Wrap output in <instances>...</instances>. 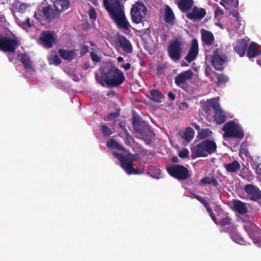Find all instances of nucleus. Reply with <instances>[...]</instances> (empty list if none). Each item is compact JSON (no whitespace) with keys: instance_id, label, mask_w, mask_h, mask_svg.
Masks as SVG:
<instances>
[{"instance_id":"obj_25","label":"nucleus","mask_w":261,"mask_h":261,"mask_svg":"<svg viewBox=\"0 0 261 261\" xmlns=\"http://www.w3.org/2000/svg\"><path fill=\"white\" fill-rule=\"evenodd\" d=\"M58 54L62 59L68 61L74 59L76 57L75 50H67L63 49H59L58 50Z\"/></svg>"},{"instance_id":"obj_46","label":"nucleus","mask_w":261,"mask_h":261,"mask_svg":"<svg viewBox=\"0 0 261 261\" xmlns=\"http://www.w3.org/2000/svg\"><path fill=\"white\" fill-rule=\"evenodd\" d=\"M223 2H221L220 4L224 6V3L226 4L227 5H233L234 7L237 8L239 5L238 0H222Z\"/></svg>"},{"instance_id":"obj_52","label":"nucleus","mask_w":261,"mask_h":261,"mask_svg":"<svg viewBox=\"0 0 261 261\" xmlns=\"http://www.w3.org/2000/svg\"><path fill=\"white\" fill-rule=\"evenodd\" d=\"M30 6L29 4L22 3L19 5L18 8V11L22 13H25Z\"/></svg>"},{"instance_id":"obj_40","label":"nucleus","mask_w":261,"mask_h":261,"mask_svg":"<svg viewBox=\"0 0 261 261\" xmlns=\"http://www.w3.org/2000/svg\"><path fill=\"white\" fill-rule=\"evenodd\" d=\"M230 238L232 239V240L236 242L238 244H240L241 245H245L246 242L243 237H242L240 233L238 232L237 230L231 234Z\"/></svg>"},{"instance_id":"obj_41","label":"nucleus","mask_w":261,"mask_h":261,"mask_svg":"<svg viewBox=\"0 0 261 261\" xmlns=\"http://www.w3.org/2000/svg\"><path fill=\"white\" fill-rule=\"evenodd\" d=\"M237 230L236 227L233 225L231 224V223L229 225H226V227H223L220 229V231L221 232H226L228 233L230 236H231V234Z\"/></svg>"},{"instance_id":"obj_58","label":"nucleus","mask_w":261,"mask_h":261,"mask_svg":"<svg viewBox=\"0 0 261 261\" xmlns=\"http://www.w3.org/2000/svg\"><path fill=\"white\" fill-rule=\"evenodd\" d=\"M189 155V151L188 150L184 148L180 151V158H186Z\"/></svg>"},{"instance_id":"obj_33","label":"nucleus","mask_w":261,"mask_h":261,"mask_svg":"<svg viewBox=\"0 0 261 261\" xmlns=\"http://www.w3.org/2000/svg\"><path fill=\"white\" fill-rule=\"evenodd\" d=\"M213 74L217 78L216 84L217 86H221L225 85L229 81V77L223 73H219L217 72H213Z\"/></svg>"},{"instance_id":"obj_55","label":"nucleus","mask_w":261,"mask_h":261,"mask_svg":"<svg viewBox=\"0 0 261 261\" xmlns=\"http://www.w3.org/2000/svg\"><path fill=\"white\" fill-rule=\"evenodd\" d=\"M90 57L92 60L94 62H99L101 60L100 57L93 51L90 53Z\"/></svg>"},{"instance_id":"obj_11","label":"nucleus","mask_w":261,"mask_h":261,"mask_svg":"<svg viewBox=\"0 0 261 261\" xmlns=\"http://www.w3.org/2000/svg\"><path fill=\"white\" fill-rule=\"evenodd\" d=\"M217 213V223L216 224L220 225L221 227H224L231 223V219L229 217L227 213L224 214L223 210L219 206H216L214 209Z\"/></svg>"},{"instance_id":"obj_8","label":"nucleus","mask_w":261,"mask_h":261,"mask_svg":"<svg viewBox=\"0 0 261 261\" xmlns=\"http://www.w3.org/2000/svg\"><path fill=\"white\" fill-rule=\"evenodd\" d=\"M227 61V56L222 53V49L217 48L213 51L212 57V65L217 70H223V65Z\"/></svg>"},{"instance_id":"obj_1","label":"nucleus","mask_w":261,"mask_h":261,"mask_svg":"<svg viewBox=\"0 0 261 261\" xmlns=\"http://www.w3.org/2000/svg\"><path fill=\"white\" fill-rule=\"evenodd\" d=\"M103 5L119 29L125 31L130 29L131 25L125 15L124 6L120 0H103Z\"/></svg>"},{"instance_id":"obj_14","label":"nucleus","mask_w":261,"mask_h":261,"mask_svg":"<svg viewBox=\"0 0 261 261\" xmlns=\"http://www.w3.org/2000/svg\"><path fill=\"white\" fill-rule=\"evenodd\" d=\"M132 124L135 130L140 135L143 134L150 128L145 121L138 116H133Z\"/></svg>"},{"instance_id":"obj_61","label":"nucleus","mask_w":261,"mask_h":261,"mask_svg":"<svg viewBox=\"0 0 261 261\" xmlns=\"http://www.w3.org/2000/svg\"><path fill=\"white\" fill-rule=\"evenodd\" d=\"M128 155L130 156V158L131 159V160H132L133 163L134 161H137L139 158L138 154H133L129 153Z\"/></svg>"},{"instance_id":"obj_36","label":"nucleus","mask_w":261,"mask_h":261,"mask_svg":"<svg viewBox=\"0 0 261 261\" xmlns=\"http://www.w3.org/2000/svg\"><path fill=\"white\" fill-rule=\"evenodd\" d=\"M195 135L194 129L190 127H188L185 131L184 136L182 138L187 142L189 143L193 139Z\"/></svg>"},{"instance_id":"obj_49","label":"nucleus","mask_w":261,"mask_h":261,"mask_svg":"<svg viewBox=\"0 0 261 261\" xmlns=\"http://www.w3.org/2000/svg\"><path fill=\"white\" fill-rule=\"evenodd\" d=\"M88 14L89 17L91 20H96L97 18V14L95 9L93 7H90V9L88 11Z\"/></svg>"},{"instance_id":"obj_42","label":"nucleus","mask_w":261,"mask_h":261,"mask_svg":"<svg viewBox=\"0 0 261 261\" xmlns=\"http://www.w3.org/2000/svg\"><path fill=\"white\" fill-rule=\"evenodd\" d=\"M190 176L188 169L182 165H180V180L187 179Z\"/></svg>"},{"instance_id":"obj_21","label":"nucleus","mask_w":261,"mask_h":261,"mask_svg":"<svg viewBox=\"0 0 261 261\" xmlns=\"http://www.w3.org/2000/svg\"><path fill=\"white\" fill-rule=\"evenodd\" d=\"M70 3L68 0H55L54 4V10L59 13V16L62 12L67 9Z\"/></svg>"},{"instance_id":"obj_6","label":"nucleus","mask_w":261,"mask_h":261,"mask_svg":"<svg viewBox=\"0 0 261 261\" xmlns=\"http://www.w3.org/2000/svg\"><path fill=\"white\" fill-rule=\"evenodd\" d=\"M20 42L17 38H11L0 34V50L9 53H14L20 45Z\"/></svg>"},{"instance_id":"obj_34","label":"nucleus","mask_w":261,"mask_h":261,"mask_svg":"<svg viewBox=\"0 0 261 261\" xmlns=\"http://www.w3.org/2000/svg\"><path fill=\"white\" fill-rule=\"evenodd\" d=\"M194 75L193 72L191 70H188L180 73V85L189 81L192 79Z\"/></svg>"},{"instance_id":"obj_7","label":"nucleus","mask_w":261,"mask_h":261,"mask_svg":"<svg viewBox=\"0 0 261 261\" xmlns=\"http://www.w3.org/2000/svg\"><path fill=\"white\" fill-rule=\"evenodd\" d=\"M147 12V8L142 3L137 2L134 4L130 11L132 21L137 24L140 23L145 17Z\"/></svg>"},{"instance_id":"obj_51","label":"nucleus","mask_w":261,"mask_h":261,"mask_svg":"<svg viewBox=\"0 0 261 261\" xmlns=\"http://www.w3.org/2000/svg\"><path fill=\"white\" fill-rule=\"evenodd\" d=\"M139 153L143 156H149L150 155H153L154 154V152H150L149 153H148V151L146 149H144L141 146H140Z\"/></svg>"},{"instance_id":"obj_64","label":"nucleus","mask_w":261,"mask_h":261,"mask_svg":"<svg viewBox=\"0 0 261 261\" xmlns=\"http://www.w3.org/2000/svg\"><path fill=\"white\" fill-rule=\"evenodd\" d=\"M256 172L258 174H261V163L257 166Z\"/></svg>"},{"instance_id":"obj_13","label":"nucleus","mask_w":261,"mask_h":261,"mask_svg":"<svg viewBox=\"0 0 261 261\" xmlns=\"http://www.w3.org/2000/svg\"><path fill=\"white\" fill-rule=\"evenodd\" d=\"M169 56L176 61L179 60V39L176 38L170 42L168 47Z\"/></svg>"},{"instance_id":"obj_63","label":"nucleus","mask_w":261,"mask_h":261,"mask_svg":"<svg viewBox=\"0 0 261 261\" xmlns=\"http://www.w3.org/2000/svg\"><path fill=\"white\" fill-rule=\"evenodd\" d=\"M122 67L126 70H128L130 68L131 65L129 63H125L122 65Z\"/></svg>"},{"instance_id":"obj_9","label":"nucleus","mask_w":261,"mask_h":261,"mask_svg":"<svg viewBox=\"0 0 261 261\" xmlns=\"http://www.w3.org/2000/svg\"><path fill=\"white\" fill-rule=\"evenodd\" d=\"M56 41L54 32L43 31L41 33L38 43L45 48H51L56 43Z\"/></svg>"},{"instance_id":"obj_62","label":"nucleus","mask_w":261,"mask_h":261,"mask_svg":"<svg viewBox=\"0 0 261 261\" xmlns=\"http://www.w3.org/2000/svg\"><path fill=\"white\" fill-rule=\"evenodd\" d=\"M188 103L186 102H183L180 103V109H187L188 108Z\"/></svg>"},{"instance_id":"obj_15","label":"nucleus","mask_w":261,"mask_h":261,"mask_svg":"<svg viewBox=\"0 0 261 261\" xmlns=\"http://www.w3.org/2000/svg\"><path fill=\"white\" fill-rule=\"evenodd\" d=\"M244 190L249 196L250 200L256 201L261 199V191L255 186L247 184L245 186Z\"/></svg>"},{"instance_id":"obj_5","label":"nucleus","mask_w":261,"mask_h":261,"mask_svg":"<svg viewBox=\"0 0 261 261\" xmlns=\"http://www.w3.org/2000/svg\"><path fill=\"white\" fill-rule=\"evenodd\" d=\"M224 138L242 139L244 137L243 128L233 121L226 123L222 127Z\"/></svg>"},{"instance_id":"obj_10","label":"nucleus","mask_w":261,"mask_h":261,"mask_svg":"<svg viewBox=\"0 0 261 261\" xmlns=\"http://www.w3.org/2000/svg\"><path fill=\"white\" fill-rule=\"evenodd\" d=\"M244 227L249 237L252 240L253 242L259 245L261 242V230L251 222L246 223Z\"/></svg>"},{"instance_id":"obj_59","label":"nucleus","mask_w":261,"mask_h":261,"mask_svg":"<svg viewBox=\"0 0 261 261\" xmlns=\"http://www.w3.org/2000/svg\"><path fill=\"white\" fill-rule=\"evenodd\" d=\"M119 116V113L117 112L115 113H111L108 116V119L109 120H111L113 119L117 118Z\"/></svg>"},{"instance_id":"obj_29","label":"nucleus","mask_w":261,"mask_h":261,"mask_svg":"<svg viewBox=\"0 0 261 261\" xmlns=\"http://www.w3.org/2000/svg\"><path fill=\"white\" fill-rule=\"evenodd\" d=\"M194 0H180V11L187 13L194 6Z\"/></svg>"},{"instance_id":"obj_26","label":"nucleus","mask_w":261,"mask_h":261,"mask_svg":"<svg viewBox=\"0 0 261 261\" xmlns=\"http://www.w3.org/2000/svg\"><path fill=\"white\" fill-rule=\"evenodd\" d=\"M202 41L207 45H211L214 41V36L212 32L205 30H201Z\"/></svg>"},{"instance_id":"obj_20","label":"nucleus","mask_w":261,"mask_h":261,"mask_svg":"<svg viewBox=\"0 0 261 261\" xmlns=\"http://www.w3.org/2000/svg\"><path fill=\"white\" fill-rule=\"evenodd\" d=\"M248 41L245 39H239L237 41L236 45L234 48V50L241 57H244L245 55L247 47Z\"/></svg>"},{"instance_id":"obj_16","label":"nucleus","mask_w":261,"mask_h":261,"mask_svg":"<svg viewBox=\"0 0 261 261\" xmlns=\"http://www.w3.org/2000/svg\"><path fill=\"white\" fill-rule=\"evenodd\" d=\"M112 154L120 161L121 167L126 172L133 166L132 160L129 156L124 155L116 152H114Z\"/></svg>"},{"instance_id":"obj_48","label":"nucleus","mask_w":261,"mask_h":261,"mask_svg":"<svg viewBox=\"0 0 261 261\" xmlns=\"http://www.w3.org/2000/svg\"><path fill=\"white\" fill-rule=\"evenodd\" d=\"M143 170H140L138 169H135L133 167V166L126 172V173L128 175L130 174H140L142 173Z\"/></svg>"},{"instance_id":"obj_53","label":"nucleus","mask_w":261,"mask_h":261,"mask_svg":"<svg viewBox=\"0 0 261 261\" xmlns=\"http://www.w3.org/2000/svg\"><path fill=\"white\" fill-rule=\"evenodd\" d=\"M132 140H133V138L131 136V135L129 134V133L126 130H125V138L124 140L125 143L127 145H130Z\"/></svg>"},{"instance_id":"obj_3","label":"nucleus","mask_w":261,"mask_h":261,"mask_svg":"<svg viewBox=\"0 0 261 261\" xmlns=\"http://www.w3.org/2000/svg\"><path fill=\"white\" fill-rule=\"evenodd\" d=\"M217 146L212 140L205 139L191 147V157L194 159L199 157H206L215 153Z\"/></svg>"},{"instance_id":"obj_32","label":"nucleus","mask_w":261,"mask_h":261,"mask_svg":"<svg viewBox=\"0 0 261 261\" xmlns=\"http://www.w3.org/2000/svg\"><path fill=\"white\" fill-rule=\"evenodd\" d=\"M224 167L227 172L234 173L240 169L241 165L237 161H233L231 163L224 165Z\"/></svg>"},{"instance_id":"obj_60","label":"nucleus","mask_w":261,"mask_h":261,"mask_svg":"<svg viewBox=\"0 0 261 261\" xmlns=\"http://www.w3.org/2000/svg\"><path fill=\"white\" fill-rule=\"evenodd\" d=\"M211 67L210 66L207 65L204 71L205 76L207 77L210 76L211 75Z\"/></svg>"},{"instance_id":"obj_45","label":"nucleus","mask_w":261,"mask_h":261,"mask_svg":"<svg viewBox=\"0 0 261 261\" xmlns=\"http://www.w3.org/2000/svg\"><path fill=\"white\" fill-rule=\"evenodd\" d=\"M62 60L57 55L51 56L49 59V64H54L55 65H59L61 64Z\"/></svg>"},{"instance_id":"obj_56","label":"nucleus","mask_w":261,"mask_h":261,"mask_svg":"<svg viewBox=\"0 0 261 261\" xmlns=\"http://www.w3.org/2000/svg\"><path fill=\"white\" fill-rule=\"evenodd\" d=\"M89 51V47L86 45H82L80 49V54L81 56H83Z\"/></svg>"},{"instance_id":"obj_38","label":"nucleus","mask_w":261,"mask_h":261,"mask_svg":"<svg viewBox=\"0 0 261 261\" xmlns=\"http://www.w3.org/2000/svg\"><path fill=\"white\" fill-rule=\"evenodd\" d=\"M151 99L155 102H160L161 99L164 98V95L162 93L156 89H154L150 91Z\"/></svg>"},{"instance_id":"obj_57","label":"nucleus","mask_w":261,"mask_h":261,"mask_svg":"<svg viewBox=\"0 0 261 261\" xmlns=\"http://www.w3.org/2000/svg\"><path fill=\"white\" fill-rule=\"evenodd\" d=\"M196 198L204 206L206 207L209 205L208 202L202 197L199 196H195Z\"/></svg>"},{"instance_id":"obj_23","label":"nucleus","mask_w":261,"mask_h":261,"mask_svg":"<svg viewBox=\"0 0 261 261\" xmlns=\"http://www.w3.org/2000/svg\"><path fill=\"white\" fill-rule=\"evenodd\" d=\"M233 209L240 214H244L247 212V207L245 203L237 199L232 201Z\"/></svg>"},{"instance_id":"obj_12","label":"nucleus","mask_w":261,"mask_h":261,"mask_svg":"<svg viewBox=\"0 0 261 261\" xmlns=\"http://www.w3.org/2000/svg\"><path fill=\"white\" fill-rule=\"evenodd\" d=\"M206 14V11L205 9L195 6L186 14V16L188 19L192 20H201L205 16Z\"/></svg>"},{"instance_id":"obj_2","label":"nucleus","mask_w":261,"mask_h":261,"mask_svg":"<svg viewBox=\"0 0 261 261\" xmlns=\"http://www.w3.org/2000/svg\"><path fill=\"white\" fill-rule=\"evenodd\" d=\"M95 78L99 83L101 84V80L104 81L108 86L116 87L121 85L125 80L123 73L118 68L112 66L107 71L101 73L100 79H99L98 74H95Z\"/></svg>"},{"instance_id":"obj_18","label":"nucleus","mask_w":261,"mask_h":261,"mask_svg":"<svg viewBox=\"0 0 261 261\" xmlns=\"http://www.w3.org/2000/svg\"><path fill=\"white\" fill-rule=\"evenodd\" d=\"M220 106L216 98L207 99L202 103L203 111L207 115H211L212 110L214 112Z\"/></svg>"},{"instance_id":"obj_35","label":"nucleus","mask_w":261,"mask_h":261,"mask_svg":"<svg viewBox=\"0 0 261 261\" xmlns=\"http://www.w3.org/2000/svg\"><path fill=\"white\" fill-rule=\"evenodd\" d=\"M213 132L208 128H202L200 132L198 133L197 139L198 140H203L212 136Z\"/></svg>"},{"instance_id":"obj_54","label":"nucleus","mask_w":261,"mask_h":261,"mask_svg":"<svg viewBox=\"0 0 261 261\" xmlns=\"http://www.w3.org/2000/svg\"><path fill=\"white\" fill-rule=\"evenodd\" d=\"M223 14V10L218 7L215 11V17L219 19L221 17Z\"/></svg>"},{"instance_id":"obj_31","label":"nucleus","mask_w":261,"mask_h":261,"mask_svg":"<svg viewBox=\"0 0 261 261\" xmlns=\"http://www.w3.org/2000/svg\"><path fill=\"white\" fill-rule=\"evenodd\" d=\"M141 139L144 141L147 145H149L151 142L153 138L155 137L154 133L149 128L143 134H141Z\"/></svg>"},{"instance_id":"obj_27","label":"nucleus","mask_w":261,"mask_h":261,"mask_svg":"<svg viewBox=\"0 0 261 261\" xmlns=\"http://www.w3.org/2000/svg\"><path fill=\"white\" fill-rule=\"evenodd\" d=\"M18 56L20 57V61L27 71H34L31 64L30 58L29 56L25 54H20L18 55Z\"/></svg>"},{"instance_id":"obj_47","label":"nucleus","mask_w":261,"mask_h":261,"mask_svg":"<svg viewBox=\"0 0 261 261\" xmlns=\"http://www.w3.org/2000/svg\"><path fill=\"white\" fill-rule=\"evenodd\" d=\"M167 67V64H159L157 66V74L158 75H160L161 74L164 73L165 71V69Z\"/></svg>"},{"instance_id":"obj_44","label":"nucleus","mask_w":261,"mask_h":261,"mask_svg":"<svg viewBox=\"0 0 261 261\" xmlns=\"http://www.w3.org/2000/svg\"><path fill=\"white\" fill-rule=\"evenodd\" d=\"M101 130L102 135L105 137L109 136L113 133L112 129L105 124L101 125Z\"/></svg>"},{"instance_id":"obj_37","label":"nucleus","mask_w":261,"mask_h":261,"mask_svg":"<svg viewBox=\"0 0 261 261\" xmlns=\"http://www.w3.org/2000/svg\"><path fill=\"white\" fill-rule=\"evenodd\" d=\"M200 184H212L215 187H217L219 185L217 180L213 176L211 177H204L200 180Z\"/></svg>"},{"instance_id":"obj_4","label":"nucleus","mask_w":261,"mask_h":261,"mask_svg":"<svg viewBox=\"0 0 261 261\" xmlns=\"http://www.w3.org/2000/svg\"><path fill=\"white\" fill-rule=\"evenodd\" d=\"M59 17V13L56 12L50 5L38 9L34 14L35 18L42 25L47 24Z\"/></svg>"},{"instance_id":"obj_24","label":"nucleus","mask_w":261,"mask_h":261,"mask_svg":"<svg viewBox=\"0 0 261 261\" xmlns=\"http://www.w3.org/2000/svg\"><path fill=\"white\" fill-rule=\"evenodd\" d=\"M214 112V119L216 124L220 125L225 122L226 116L224 111L222 110L220 106Z\"/></svg>"},{"instance_id":"obj_30","label":"nucleus","mask_w":261,"mask_h":261,"mask_svg":"<svg viewBox=\"0 0 261 261\" xmlns=\"http://www.w3.org/2000/svg\"><path fill=\"white\" fill-rule=\"evenodd\" d=\"M166 169L171 176L179 180V165L173 164L167 167Z\"/></svg>"},{"instance_id":"obj_43","label":"nucleus","mask_w":261,"mask_h":261,"mask_svg":"<svg viewBox=\"0 0 261 261\" xmlns=\"http://www.w3.org/2000/svg\"><path fill=\"white\" fill-rule=\"evenodd\" d=\"M18 24L23 29H30L33 26V21L31 22L29 17H27L24 21H21L18 20Z\"/></svg>"},{"instance_id":"obj_39","label":"nucleus","mask_w":261,"mask_h":261,"mask_svg":"<svg viewBox=\"0 0 261 261\" xmlns=\"http://www.w3.org/2000/svg\"><path fill=\"white\" fill-rule=\"evenodd\" d=\"M107 145L111 148H115L119 150L124 151L125 148L121 145L119 144L114 139H111L107 141Z\"/></svg>"},{"instance_id":"obj_28","label":"nucleus","mask_w":261,"mask_h":261,"mask_svg":"<svg viewBox=\"0 0 261 261\" xmlns=\"http://www.w3.org/2000/svg\"><path fill=\"white\" fill-rule=\"evenodd\" d=\"M165 22L173 24L175 20L174 14L172 9L168 6L166 5L165 8Z\"/></svg>"},{"instance_id":"obj_17","label":"nucleus","mask_w":261,"mask_h":261,"mask_svg":"<svg viewBox=\"0 0 261 261\" xmlns=\"http://www.w3.org/2000/svg\"><path fill=\"white\" fill-rule=\"evenodd\" d=\"M199 47L197 40L192 39L190 50L185 59L188 62L191 63L195 60L198 55Z\"/></svg>"},{"instance_id":"obj_50","label":"nucleus","mask_w":261,"mask_h":261,"mask_svg":"<svg viewBox=\"0 0 261 261\" xmlns=\"http://www.w3.org/2000/svg\"><path fill=\"white\" fill-rule=\"evenodd\" d=\"M205 208L206 209L207 213L209 214V215L211 217L213 221L215 222V223H217V218L215 216V215L214 214L213 210L210 207V204L208 205L207 206L205 207Z\"/></svg>"},{"instance_id":"obj_22","label":"nucleus","mask_w":261,"mask_h":261,"mask_svg":"<svg viewBox=\"0 0 261 261\" xmlns=\"http://www.w3.org/2000/svg\"><path fill=\"white\" fill-rule=\"evenodd\" d=\"M259 45L254 42H251L247 49V56L249 58H253L259 56L261 51L259 49Z\"/></svg>"},{"instance_id":"obj_19","label":"nucleus","mask_w":261,"mask_h":261,"mask_svg":"<svg viewBox=\"0 0 261 261\" xmlns=\"http://www.w3.org/2000/svg\"><path fill=\"white\" fill-rule=\"evenodd\" d=\"M117 41L122 50L126 54H130L133 51L132 43L126 37L122 35H117Z\"/></svg>"}]
</instances>
